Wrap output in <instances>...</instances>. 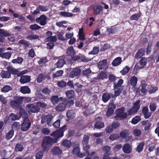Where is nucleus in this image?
<instances>
[{
  "instance_id": "nucleus-39",
  "label": "nucleus",
  "mask_w": 159,
  "mask_h": 159,
  "mask_svg": "<svg viewBox=\"0 0 159 159\" xmlns=\"http://www.w3.org/2000/svg\"><path fill=\"white\" fill-rule=\"evenodd\" d=\"M99 52V47L97 46H95L93 47V50L89 52V54L91 55H96Z\"/></svg>"
},
{
  "instance_id": "nucleus-15",
  "label": "nucleus",
  "mask_w": 159,
  "mask_h": 159,
  "mask_svg": "<svg viewBox=\"0 0 159 159\" xmlns=\"http://www.w3.org/2000/svg\"><path fill=\"white\" fill-rule=\"evenodd\" d=\"M31 76L28 75H22L21 76L20 79V82L22 84L29 82L31 80Z\"/></svg>"
},
{
  "instance_id": "nucleus-33",
  "label": "nucleus",
  "mask_w": 159,
  "mask_h": 159,
  "mask_svg": "<svg viewBox=\"0 0 159 159\" xmlns=\"http://www.w3.org/2000/svg\"><path fill=\"white\" fill-rule=\"evenodd\" d=\"M107 60L105 59L99 62L98 65V67L100 69H102L105 68L107 65Z\"/></svg>"
},
{
  "instance_id": "nucleus-26",
  "label": "nucleus",
  "mask_w": 159,
  "mask_h": 159,
  "mask_svg": "<svg viewBox=\"0 0 159 159\" xmlns=\"http://www.w3.org/2000/svg\"><path fill=\"white\" fill-rule=\"evenodd\" d=\"M102 10V7L100 5H97L93 9V12L95 15L99 14Z\"/></svg>"
},
{
  "instance_id": "nucleus-3",
  "label": "nucleus",
  "mask_w": 159,
  "mask_h": 159,
  "mask_svg": "<svg viewBox=\"0 0 159 159\" xmlns=\"http://www.w3.org/2000/svg\"><path fill=\"white\" fill-rule=\"evenodd\" d=\"M67 126L64 125L56 131L51 134L50 135L56 140L57 143L58 139L63 137L64 132L67 129Z\"/></svg>"
},
{
  "instance_id": "nucleus-64",
  "label": "nucleus",
  "mask_w": 159,
  "mask_h": 159,
  "mask_svg": "<svg viewBox=\"0 0 159 159\" xmlns=\"http://www.w3.org/2000/svg\"><path fill=\"white\" fill-rule=\"evenodd\" d=\"M91 73V71L89 68L85 69L82 72L83 75H88Z\"/></svg>"
},
{
  "instance_id": "nucleus-55",
  "label": "nucleus",
  "mask_w": 159,
  "mask_h": 159,
  "mask_svg": "<svg viewBox=\"0 0 159 159\" xmlns=\"http://www.w3.org/2000/svg\"><path fill=\"white\" fill-rule=\"evenodd\" d=\"M144 145V144L143 142L139 143L136 148V151L139 152H140L143 150Z\"/></svg>"
},
{
  "instance_id": "nucleus-44",
  "label": "nucleus",
  "mask_w": 159,
  "mask_h": 159,
  "mask_svg": "<svg viewBox=\"0 0 159 159\" xmlns=\"http://www.w3.org/2000/svg\"><path fill=\"white\" fill-rule=\"evenodd\" d=\"M60 15L64 17H70L73 16L74 14L72 13L65 11H62L60 12Z\"/></svg>"
},
{
  "instance_id": "nucleus-22",
  "label": "nucleus",
  "mask_w": 159,
  "mask_h": 159,
  "mask_svg": "<svg viewBox=\"0 0 159 159\" xmlns=\"http://www.w3.org/2000/svg\"><path fill=\"white\" fill-rule=\"evenodd\" d=\"M122 62V58L120 57H118L113 60L112 63V65L114 66H116L119 65Z\"/></svg>"
},
{
  "instance_id": "nucleus-48",
  "label": "nucleus",
  "mask_w": 159,
  "mask_h": 159,
  "mask_svg": "<svg viewBox=\"0 0 159 159\" xmlns=\"http://www.w3.org/2000/svg\"><path fill=\"white\" fill-rule=\"evenodd\" d=\"M46 39L48 42H55L57 40V38L56 36H48L46 38Z\"/></svg>"
},
{
  "instance_id": "nucleus-28",
  "label": "nucleus",
  "mask_w": 159,
  "mask_h": 159,
  "mask_svg": "<svg viewBox=\"0 0 159 159\" xmlns=\"http://www.w3.org/2000/svg\"><path fill=\"white\" fill-rule=\"evenodd\" d=\"M104 124L103 122L101 121H97L94 125V128L97 129H101L104 127Z\"/></svg>"
},
{
  "instance_id": "nucleus-37",
  "label": "nucleus",
  "mask_w": 159,
  "mask_h": 159,
  "mask_svg": "<svg viewBox=\"0 0 159 159\" xmlns=\"http://www.w3.org/2000/svg\"><path fill=\"white\" fill-rule=\"evenodd\" d=\"M59 99L58 96H52L50 98V101L53 105H55L58 102Z\"/></svg>"
},
{
  "instance_id": "nucleus-25",
  "label": "nucleus",
  "mask_w": 159,
  "mask_h": 159,
  "mask_svg": "<svg viewBox=\"0 0 159 159\" xmlns=\"http://www.w3.org/2000/svg\"><path fill=\"white\" fill-rule=\"evenodd\" d=\"M1 77L2 78H9L11 75L8 71H5L2 70L0 74Z\"/></svg>"
},
{
  "instance_id": "nucleus-10",
  "label": "nucleus",
  "mask_w": 159,
  "mask_h": 159,
  "mask_svg": "<svg viewBox=\"0 0 159 159\" xmlns=\"http://www.w3.org/2000/svg\"><path fill=\"white\" fill-rule=\"evenodd\" d=\"M11 35L7 31L3 29H0V42L3 43L4 42V36H8Z\"/></svg>"
},
{
  "instance_id": "nucleus-35",
  "label": "nucleus",
  "mask_w": 159,
  "mask_h": 159,
  "mask_svg": "<svg viewBox=\"0 0 159 159\" xmlns=\"http://www.w3.org/2000/svg\"><path fill=\"white\" fill-rule=\"evenodd\" d=\"M141 120V117L139 116H137L133 117L131 121V123L134 125H136Z\"/></svg>"
},
{
  "instance_id": "nucleus-32",
  "label": "nucleus",
  "mask_w": 159,
  "mask_h": 159,
  "mask_svg": "<svg viewBox=\"0 0 159 159\" xmlns=\"http://www.w3.org/2000/svg\"><path fill=\"white\" fill-rule=\"evenodd\" d=\"M141 17L140 14L139 13H137L133 14L130 17L131 20H135L138 21Z\"/></svg>"
},
{
  "instance_id": "nucleus-43",
  "label": "nucleus",
  "mask_w": 159,
  "mask_h": 159,
  "mask_svg": "<svg viewBox=\"0 0 159 159\" xmlns=\"http://www.w3.org/2000/svg\"><path fill=\"white\" fill-rule=\"evenodd\" d=\"M18 43L21 44L23 45L25 47H28L30 44L29 42L26 41L24 39L20 40L18 42Z\"/></svg>"
},
{
  "instance_id": "nucleus-4",
  "label": "nucleus",
  "mask_w": 159,
  "mask_h": 159,
  "mask_svg": "<svg viewBox=\"0 0 159 159\" xmlns=\"http://www.w3.org/2000/svg\"><path fill=\"white\" fill-rule=\"evenodd\" d=\"M14 100H10L9 102L10 105L12 108L15 109H19L21 104L23 101V97L15 96L13 98Z\"/></svg>"
},
{
  "instance_id": "nucleus-24",
  "label": "nucleus",
  "mask_w": 159,
  "mask_h": 159,
  "mask_svg": "<svg viewBox=\"0 0 159 159\" xmlns=\"http://www.w3.org/2000/svg\"><path fill=\"white\" fill-rule=\"evenodd\" d=\"M20 92L23 94H29L31 92L30 89L27 86H24L21 87Z\"/></svg>"
},
{
  "instance_id": "nucleus-16",
  "label": "nucleus",
  "mask_w": 159,
  "mask_h": 159,
  "mask_svg": "<svg viewBox=\"0 0 159 159\" xmlns=\"http://www.w3.org/2000/svg\"><path fill=\"white\" fill-rule=\"evenodd\" d=\"M123 151L125 153H129L132 151V148L129 144H125L122 148Z\"/></svg>"
},
{
  "instance_id": "nucleus-42",
  "label": "nucleus",
  "mask_w": 159,
  "mask_h": 159,
  "mask_svg": "<svg viewBox=\"0 0 159 159\" xmlns=\"http://www.w3.org/2000/svg\"><path fill=\"white\" fill-rule=\"evenodd\" d=\"M46 152V151H42L41 149L38 151L36 155V159H42L43 156V153Z\"/></svg>"
},
{
  "instance_id": "nucleus-50",
  "label": "nucleus",
  "mask_w": 159,
  "mask_h": 159,
  "mask_svg": "<svg viewBox=\"0 0 159 159\" xmlns=\"http://www.w3.org/2000/svg\"><path fill=\"white\" fill-rule=\"evenodd\" d=\"M39 36L38 35L34 34H31L28 35L26 39L30 40H34L39 39Z\"/></svg>"
},
{
  "instance_id": "nucleus-12",
  "label": "nucleus",
  "mask_w": 159,
  "mask_h": 159,
  "mask_svg": "<svg viewBox=\"0 0 159 159\" xmlns=\"http://www.w3.org/2000/svg\"><path fill=\"white\" fill-rule=\"evenodd\" d=\"M50 75L47 74L42 73L39 75L37 79V80L38 83H40L44 80L46 78L49 79Z\"/></svg>"
},
{
  "instance_id": "nucleus-31",
  "label": "nucleus",
  "mask_w": 159,
  "mask_h": 159,
  "mask_svg": "<svg viewBox=\"0 0 159 159\" xmlns=\"http://www.w3.org/2000/svg\"><path fill=\"white\" fill-rule=\"evenodd\" d=\"M66 61L64 59L59 60L56 63V65L58 68L62 67L64 64L66 63Z\"/></svg>"
},
{
  "instance_id": "nucleus-29",
  "label": "nucleus",
  "mask_w": 159,
  "mask_h": 159,
  "mask_svg": "<svg viewBox=\"0 0 159 159\" xmlns=\"http://www.w3.org/2000/svg\"><path fill=\"white\" fill-rule=\"evenodd\" d=\"M8 118L9 120L15 121L19 120L20 118V117H18L17 115L14 113H11L9 115Z\"/></svg>"
},
{
  "instance_id": "nucleus-52",
  "label": "nucleus",
  "mask_w": 159,
  "mask_h": 159,
  "mask_svg": "<svg viewBox=\"0 0 159 159\" xmlns=\"http://www.w3.org/2000/svg\"><path fill=\"white\" fill-rule=\"evenodd\" d=\"M111 48L110 45L108 43H106L101 48L100 51L104 52Z\"/></svg>"
},
{
  "instance_id": "nucleus-21",
  "label": "nucleus",
  "mask_w": 159,
  "mask_h": 159,
  "mask_svg": "<svg viewBox=\"0 0 159 159\" xmlns=\"http://www.w3.org/2000/svg\"><path fill=\"white\" fill-rule=\"evenodd\" d=\"M66 53L67 55L70 57L74 56L75 53L73 47L71 46L67 49Z\"/></svg>"
},
{
  "instance_id": "nucleus-34",
  "label": "nucleus",
  "mask_w": 159,
  "mask_h": 159,
  "mask_svg": "<svg viewBox=\"0 0 159 159\" xmlns=\"http://www.w3.org/2000/svg\"><path fill=\"white\" fill-rule=\"evenodd\" d=\"M107 73L104 72H100L98 75V78L99 80H103L105 79H107Z\"/></svg>"
},
{
  "instance_id": "nucleus-9",
  "label": "nucleus",
  "mask_w": 159,
  "mask_h": 159,
  "mask_svg": "<svg viewBox=\"0 0 159 159\" xmlns=\"http://www.w3.org/2000/svg\"><path fill=\"white\" fill-rule=\"evenodd\" d=\"M116 106L113 103H111L110 105V107L107 110L106 115L107 117L111 116L114 113V110L116 109Z\"/></svg>"
},
{
  "instance_id": "nucleus-14",
  "label": "nucleus",
  "mask_w": 159,
  "mask_h": 159,
  "mask_svg": "<svg viewBox=\"0 0 159 159\" xmlns=\"http://www.w3.org/2000/svg\"><path fill=\"white\" fill-rule=\"evenodd\" d=\"M62 151L61 149L57 146L53 147L51 149V152L52 154L58 156L61 155Z\"/></svg>"
},
{
  "instance_id": "nucleus-11",
  "label": "nucleus",
  "mask_w": 159,
  "mask_h": 159,
  "mask_svg": "<svg viewBox=\"0 0 159 159\" xmlns=\"http://www.w3.org/2000/svg\"><path fill=\"white\" fill-rule=\"evenodd\" d=\"M114 98L112 93L106 92L103 93L102 95V99L104 102H107L111 98Z\"/></svg>"
},
{
  "instance_id": "nucleus-30",
  "label": "nucleus",
  "mask_w": 159,
  "mask_h": 159,
  "mask_svg": "<svg viewBox=\"0 0 159 159\" xmlns=\"http://www.w3.org/2000/svg\"><path fill=\"white\" fill-rule=\"evenodd\" d=\"M12 88L11 87L8 85H4L2 88L1 89V91L2 93H7L8 92L10 91L11 90Z\"/></svg>"
},
{
  "instance_id": "nucleus-7",
  "label": "nucleus",
  "mask_w": 159,
  "mask_h": 159,
  "mask_svg": "<svg viewBox=\"0 0 159 159\" xmlns=\"http://www.w3.org/2000/svg\"><path fill=\"white\" fill-rule=\"evenodd\" d=\"M81 72V70L78 68L73 69L70 72L69 76L70 78H73L75 77L80 75Z\"/></svg>"
},
{
  "instance_id": "nucleus-6",
  "label": "nucleus",
  "mask_w": 159,
  "mask_h": 159,
  "mask_svg": "<svg viewBox=\"0 0 159 159\" xmlns=\"http://www.w3.org/2000/svg\"><path fill=\"white\" fill-rule=\"evenodd\" d=\"M26 108L32 113H37L39 111L40 108L36 105H34L33 104H28L26 106Z\"/></svg>"
},
{
  "instance_id": "nucleus-58",
  "label": "nucleus",
  "mask_w": 159,
  "mask_h": 159,
  "mask_svg": "<svg viewBox=\"0 0 159 159\" xmlns=\"http://www.w3.org/2000/svg\"><path fill=\"white\" fill-rule=\"evenodd\" d=\"M58 86L60 88H63L66 86V83L63 80L58 81L57 82Z\"/></svg>"
},
{
  "instance_id": "nucleus-19",
  "label": "nucleus",
  "mask_w": 159,
  "mask_h": 159,
  "mask_svg": "<svg viewBox=\"0 0 159 159\" xmlns=\"http://www.w3.org/2000/svg\"><path fill=\"white\" fill-rule=\"evenodd\" d=\"M65 93L68 99H74L75 98V94L73 90H67L66 91Z\"/></svg>"
},
{
  "instance_id": "nucleus-38",
  "label": "nucleus",
  "mask_w": 159,
  "mask_h": 159,
  "mask_svg": "<svg viewBox=\"0 0 159 159\" xmlns=\"http://www.w3.org/2000/svg\"><path fill=\"white\" fill-rule=\"evenodd\" d=\"M7 70L10 73V74H11L12 75H16L19 71L17 70L13 69L11 66H8L7 68Z\"/></svg>"
},
{
  "instance_id": "nucleus-46",
  "label": "nucleus",
  "mask_w": 159,
  "mask_h": 159,
  "mask_svg": "<svg viewBox=\"0 0 159 159\" xmlns=\"http://www.w3.org/2000/svg\"><path fill=\"white\" fill-rule=\"evenodd\" d=\"M89 139V137L88 135L84 134V135L83 139L82 141V143L83 145H87L88 144Z\"/></svg>"
},
{
  "instance_id": "nucleus-63",
  "label": "nucleus",
  "mask_w": 159,
  "mask_h": 159,
  "mask_svg": "<svg viewBox=\"0 0 159 159\" xmlns=\"http://www.w3.org/2000/svg\"><path fill=\"white\" fill-rule=\"evenodd\" d=\"M123 83V80L122 79H120L117 83L116 84V82H114V86H116V87H122L121 86L122 84Z\"/></svg>"
},
{
  "instance_id": "nucleus-20",
  "label": "nucleus",
  "mask_w": 159,
  "mask_h": 159,
  "mask_svg": "<svg viewBox=\"0 0 159 159\" xmlns=\"http://www.w3.org/2000/svg\"><path fill=\"white\" fill-rule=\"evenodd\" d=\"M75 111L74 110H69L66 112V116L69 120H71L75 117Z\"/></svg>"
},
{
  "instance_id": "nucleus-60",
  "label": "nucleus",
  "mask_w": 159,
  "mask_h": 159,
  "mask_svg": "<svg viewBox=\"0 0 159 159\" xmlns=\"http://www.w3.org/2000/svg\"><path fill=\"white\" fill-rule=\"evenodd\" d=\"M11 52H7L3 53V54L1 56V57L2 58H6L9 59L11 57Z\"/></svg>"
},
{
  "instance_id": "nucleus-56",
  "label": "nucleus",
  "mask_w": 159,
  "mask_h": 159,
  "mask_svg": "<svg viewBox=\"0 0 159 159\" xmlns=\"http://www.w3.org/2000/svg\"><path fill=\"white\" fill-rule=\"evenodd\" d=\"M128 135V132L126 130H122L120 133V137L124 139L126 138Z\"/></svg>"
},
{
  "instance_id": "nucleus-23",
  "label": "nucleus",
  "mask_w": 159,
  "mask_h": 159,
  "mask_svg": "<svg viewBox=\"0 0 159 159\" xmlns=\"http://www.w3.org/2000/svg\"><path fill=\"white\" fill-rule=\"evenodd\" d=\"M66 107L64 102L61 103L56 107V109L57 111L59 112L65 110Z\"/></svg>"
},
{
  "instance_id": "nucleus-57",
  "label": "nucleus",
  "mask_w": 159,
  "mask_h": 159,
  "mask_svg": "<svg viewBox=\"0 0 159 159\" xmlns=\"http://www.w3.org/2000/svg\"><path fill=\"white\" fill-rule=\"evenodd\" d=\"M141 91L142 93L144 94L147 91L146 87L147 84L146 83H143L141 84Z\"/></svg>"
},
{
  "instance_id": "nucleus-62",
  "label": "nucleus",
  "mask_w": 159,
  "mask_h": 159,
  "mask_svg": "<svg viewBox=\"0 0 159 159\" xmlns=\"http://www.w3.org/2000/svg\"><path fill=\"white\" fill-rule=\"evenodd\" d=\"M80 152V148L79 147L76 146L72 150V153L74 155H77Z\"/></svg>"
},
{
  "instance_id": "nucleus-13",
  "label": "nucleus",
  "mask_w": 159,
  "mask_h": 159,
  "mask_svg": "<svg viewBox=\"0 0 159 159\" xmlns=\"http://www.w3.org/2000/svg\"><path fill=\"white\" fill-rule=\"evenodd\" d=\"M145 49L144 48L139 49L135 54V58L138 59L141 58L144 55Z\"/></svg>"
},
{
  "instance_id": "nucleus-53",
  "label": "nucleus",
  "mask_w": 159,
  "mask_h": 159,
  "mask_svg": "<svg viewBox=\"0 0 159 159\" xmlns=\"http://www.w3.org/2000/svg\"><path fill=\"white\" fill-rule=\"evenodd\" d=\"M41 27L36 24L31 25L30 27V28L32 30H37L40 29Z\"/></svg>"
},
{
  "instance_id": "nucleus-8",
  "label": "nucleus",
  "mask_w": 159,
  "mask_h": 159,
  "mask_svg": "<svg viewBox=\"0 0 159 159\" xmlns=\"http://www.w3.org/2000/svg\"><path fill=\"white\" fill-rule=\"evenodd\" d=\"M47 17L44 15H41L39 17L36 19V22L41 25H44L47 24Z\"/></svg>"
},
{
  "instance_id": "nucleus-2",
  "label": "nucleus",
  "mask_w": 159,
  "mask_h": 159,
  "mask_svg": "<svg viewBox=\"0 0 159 159\" xmlns=\"http://www.w3.org/2000/svg\"><path fill=\"white\" fill-rule=\"evenodd\" d=\"M57 143L56 140L49 136H45L43 138L41 145V150L46 151L47 153L52 146Z\"/></svg>"
},
{
  "instance_id": "nucleus-61",
  "label": "nucleus",
  "mask_w": 159,
  "mask_h": 159,
  "mask_svg": "<svg viewBox=\"0 0 159 159\" xmlns=\"http://www.w3.org/2000/svg\"><path fill=\"white\" fill-rule=\"evenodd\" d=\"M157 107V105L154 102H151L150 103L149 105V108L152 111H155Z\"/></svg>"
},
{
  "instance_id": "nucleus-41",
  "label": "nucleus",
  "mask_w": 159,
  "mask_h": 159,
  "mask_svg": "<svg viewBox=\"0 0 159 159\" xmlns=\"http://www.w3.org/2000/svg\"><path fill=\"white\" fill-rule=\"evenodd\" d=\"M130 70V68L128 66H126L120 71V73L122 75H124L128 73L129 72Z\"/></svg>"
},
{
  "instance_id": "nucleus-5",
  "label": "nucleus",
  "mask_w": 159,
  "mask_h": 159,
  "mask_svg": "<svg viewBox=\"0 0 159 159\" xmlns=\"http://www.w3.org/2000/svg\"><path fill=\"white\" fill-rule=\"evenodd\" d=\"M31 125V123L28 118L26 117L24 118L21 124V129L23 131H25L30 128Z\"/></svg>"
},
{
  "instance_id": "nucleus-17",
  "label": "nucleus",
  "mask_w": 159,
  "mask_h": 159,
  "mask_svg": "<svg viewBox=\"0 0 159 159\" xmlns=\"http://www.w3.org/2000/svg\"><path fill=\"white\" fill-rule=\"evenodd\" d=\"M114 89V94H113V96L114 98H116L120 95L123 89L122 87H116L113 86Z\"/></svg>"
},
{
  "instance_id": "nucleus-54",
  "label": "nucleus",
  "mask_w": 159,
  "mask_h": 159,
  "mask_svg": "<svg viewBox=\"0 0 159 159\" xmlns=\"http://www.w3.org/2000/svg\"><path fill=\"white\" fill-rule=\"evenodd\" d=\"M64 102L65 103L66 107L67 106L68 107H70L73 105L74 103V101L73 99L69 100H66V101Z\"/></svg>"
},
{
  "instance_id": "nucleus-36",
  "label": "nucleus",
  "mask_w": 159,
  "mask_h": 159,
  "mask_svg": "<svg viewBox=\"0 0 159 159\" xmlns=\"http://www.w3.org/2000/svg\"><path fill=\"white\" fill-rule=\"evenodd\" d=\"M14 134V131L13 129L10 130L6 134L5 139L7 140H9L11 139Z\"/></svg>"
},
{
  "instance_id": "nucleus-47",
  "label": "nucleus",
  "mask_w": 159,
  "mask_h": 159,
  "mask_svg": "<svg viewBox=\"0 0 159 159\" xmlns=\"http://www.w3.org/2000/svg\"><path fill=\"white\" fill-rule=\"evenodd\" d=\"M63 73V71L62 70H59L53 74L52 76V78H55L61 76L62 75Z\"/></svg>"
},
{
  "instance_id": "nucleus-27",
  "label": "nucleus",
  "mask_w": 159,
  "mask_h": 159,
  "mask_svg": "<svg viewBox=\"0 0 159 159\" xmlns=\"http://www.w3.org/2000/svg\"><path fill=\"white\" fill-rule=\"evenodd\" d=\"M140 66L138 67L139 69L144 68L147 64L146 59L144 57H142L139 62Z\"/></svg>"
},
{
  "instance_id": "nucleus-18",
  "label": "nucleus",
  "mask_w": 159,
  "mask_h": 159,
  "mask_svg": "<svg viewBox=\"0 0 159 159\" xmlns=\"http://www.w3.org/2000/svg\"><path fill=\"white\" fill-rule=\"evenodd\" d=\"M138 79L137 77L135 76H132L129 80V84L131 86L135 87L137 85Z\"/></svg>"
},
{
  "instance_id": "nucleus-1",
  "label": "nucleus",
  "mask_w": 159,
  "mask_h": 159,
  "mask_svg": "<svg viewBox=\"0 0 159 159\" xmlns=\"http://www.w3.org/2000/svg\"><path fill=\"white\" fill-rule=\"evenodd\" d=\"M140 100H137L134 103L132 107L128 111V113L125 112V109L123 107L117 108L116 111L114 118L116 120H123L126 119L128 116L136 113L140 108Z\"/></svg>"
},
{
  "instance_id": "nucleus-59",
  "label": "nucleus",
  "mask_w": 159,
  "mask_h": 159,
  "mask_svg": "<svg viewBox=\"0 0 159 159\" xmlns=\"http://www.w3.org/2000/svg\"><path fill=\"white\" fill-rule=\"evenodd\" d=\"M116 27L114 26H111L107 30V31L109 34H115L116 32Z\"/></svg>"
},
{
  "instance_id": "nucleus-49",
  "label": "nucleus",
  "mask_w": 159,
  "mask_h": 159,
  "mask_svg": "<svg viewBox=\"0 0 159 159\" xmlns=\"http://www.w3.org/2000/svg\"><path fill=\"white\" fill-rule=\"evenodd\" d=\"M119 136L118 134H111L109 137V139L110 140L112 141L118 139H119Z\"/></svg>"
},
{
  "instance_id": "nucleus-51",
  "label": "nucleus",
  "mask_w": 159,
  "mask_h": 159,
  "mask_svg": "<svg viewBox=\"0 0 159 159\" xmlns=\"http://www.w3.org/2000/svg\"><path fill=\"white\" fill-rule=\"evenodd\" d=\"M23 61V59L22 57H18L16 59H14L12 61L13 63L21 64Z\"/></svg>"
},
{
  "instance_id": "nucleus-40",
  "label": "nucleus",
  "mask_w": 159,
  "mask_h": 159,
  "mask_svg": "<svg viewBox=\"0 0 159 159\" xmlns=\"http://www.w3.org/2000/svg\"><path fill=\"white\" fill-rule=\"evenodd\" d=\"M62 144L66 148H70L72 144L70 141L65 140L62 142Z\"/></svg>"
},
{
  "instance_id": "nucleus-45",
  "label": "nucleus",
  "mask_w": 159,
  "mask_h": 159,
  "mask_svg": "<svg viewBox=\"0 0 159 159\" xmlns=\"http://www.w3.org/2000/svg\"><path fill=\"white\" fill-rule=\"evenodd\" d=\"M24 149L23 145L20 143H18L16 144L15 147V150L17 152H21Z\"/></svg>"
}]
</instances>
